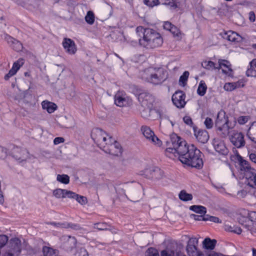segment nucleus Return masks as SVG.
<instances>
[{
  "label": "nucleus",
  "mask_w": 256,
  "mask_h": 256,
  "mask_svg": "<svg viewBox=\"0 0 256 256\" xmlns=\"http://www.w3.org/2000/svg\"><path fill=\"white\" fill-rule=\"evenodd\" d=\"M168 148L165 150L166 156L174 159L178 158L183 164L193 168H200L203 166L202 154L194 145L188 146L176 134H172L170 141L168 142Z\"/></svg>",
  "instance_id": "nucleus-1"
},
{
  "label": "nucleus",
  "mask_w": 256,
  "mask_h": 256,
  "mask_svg": "<svg viewBox=\"0 0 256 256\" xmlns=\"http://www.w3.org/2000/svg\"><path fill=\"white\" fill-rule=\"evenodd\" d=\"M136 33L140 37L138 40L140 44L147 49L160 47L163 43L160 34L153 29L139 26L136 28Z\"/></svg>",
  "instance_id": "nucleus-2"
},
{
  "label": "nucleus",
  "mask_w": 256,
  "mask_h": 256,
  "mask_svg": "<svg viewBox=\"0 0 256 256\" xmlns=\"http://www.w3.org/2000/svg\"><path fill=\"white\" fill-rule=\"evenodd\" d=\"M142 76L146 81L156 85L164 82L168 78V73L162 68H150L145 70Z\"/></svg>",
  "instance_id": "nucleus-3"
},
{
  "label": "nucleus",
  "mask_w": 256,
  "mask_h": 256,
  "mask_svg": "<svg viewBox=\"0 0 256 256\" xmlns=\"http://www.w3.org/2000/svg\"><path fill=\"white\" fill-rule=\"evenodd\" d=\"M138 100L144 110L142 112V116L144 118H148L150 116V112L153 103L154 102V96L146 92H142L138 96Z\"/></svg>",
  "instance_id": "nucleus-4"
},
{
  "label": "nucleus",
  "mask_w": 256,
  "mask_h": 256,
  "mask_svg": "<svg viewBox=\"0 0 256 256\" xmlns=\"http://www.w3.org/2000/svg\"><path fill=\"white\" fill-rule=\"evenodd\" d=\"M102 150L106 153L114 156H119L122 153L121 146L112 136H108V142L106 143V145L104 146Z\"/></svg>",
  "instance_id": "nucleus-5"
},
{
  "label": "nucleus",
  "mask_w": 256,
  "mask_h": 256,
  "mask_svg": "<svg viewBox=\"0 0 256 256\" xmlns=\"http://www.w3.org/2000/svg\"><path fill=\"white\" fill-rule=\"evenodd\" d=\"M91 136L101 148H103L106 145V143L108 142L109 136L100 128H96L94 130Z\"/></svg>",
  "instance_id": "nucleus-6"
},
{
  "label": "nucleus",
  "mask_w": 256,
  "mask_h": 256,
  "mask_svg": "<svg viewBox=\"0 0 256 256\" xmlns=\"http://www.w3.org/2000/svg\"><path fill=\"white\" fill-rule=\"evenodd\" d=\"M140 130L145 138L150 143L157 146H162V141L154 134V132L150 128L146 126H143L141 127Z\"/></svg>",
  "instance_id": "nucleus-7"
},
{
  "label": "nucleus",
  "mask_w": 256,
  "mask_h": 256,
  "mask_svg": "<svg viewBox=\"0 0 256 256\" xmlns=\"http://www.w3.org/2000/svg\"><path fill=\"white\" fill-rule=\"evenodd\" d=\"M21 241L16 238L10 240L8 244V249L6 254L7 256H17L21 251Z\"/></svg>",
  "instance_id": "nucleus-8"
},
{
  "label": "nucleus",
  "mask_w": 256,
  "mask_h": 256,
  "mask_svg": "<svg viewBox=\"0 0 256 256\" xmlns=\"http://www.w3.org/2000/svg\"><path fill=\"white\" fill-rule=\"evenodd\" d=\"M142 175L147 178L158 180L164 176V172L158 167L150 168L144 170Z\"/></svg>",
  "instance_id": "nucleus-9"
},
{
  "label": "nucleus",
  "mask_w": 256,
  "mask_h": 256,
  "mask_svg": "<svg viewBox=\"0 0 256 256\" xmlns=\"http://www.w3.org/2000/svg\"><path fill=\"white\" fill-rule=\"evenodd\" d=\"M198 239L196 238H189L186 246V251L189 256H204L197 249Z\"/></svg>",
  "instance_id": "nucleus-10"
},
{
  "label": "nucleus",
  "mask_w": 256,
  "mask_h": 256,
  "mask_svg": "<svg viewBox=\"0 0 256 256\" xmlns=\"http://www.w3.org/2000/svg\"><path fill=\"white\" fill-rule=\"evenodd\" d=\"M12 156L19 162L26 161L28 158V152L24 148L15 147L12 150Z\"/></svg>",
  "instance_id": "nucleus-11"
},
{
  "label": "nucleus",
  "mask_w": 256,
  "mask_h": 256,
  "mask_svg": "<svg viewBox=\"0 0 256 256\" xmlns=\"http://www.w3.org/2000/svg\"><path fill=\"white\" fill-rule=\"evenodd\" d=\"M186 95L182 91L179 90L174 92L172 96V101L178 108H182L186 104Z\"/></svg>",
  "instance_id": "nucleus-12"
},
{
  "label": "nucleus",
  "mask_w": 256,
  "mask_h": 256,
  "mask_svg": "<svg viewBox=\"0 0 256 256\" xmlns=\"http://www.w3.org/2000/svg\"><path fill=\"white\" fill-rule=\"evenodd\" d=\"M134 188V184L132 182H127L118 184H116L114 189L116 193L120 196H126L127 192L128 190H133Z\"/></svg>",
  "instance_id": "nucleus-13"
},
{
  "label": "nucleus",
  "mask_w": 256,
  "mask_h": 256,
  "mask_svg": "<svg viewBox=\"0 0 256 256\" xmlns=\"http://www.w3.org/2000/svg\"><path fill=\"white\" fill-rule=\"evenodd\" d=\"M193 130L194 135L199 142L205 144L208 141L209 135L206 130L199 129L196 126H193Z\"/></svg>",
  "instance_id": "nucleus-14"
},
{
  "label": "nucleus",
  "mask_w": 256,
  "mask_h": 256,
  "mask_svg": "<svg viewBox=\"0 0 256 256\" xmlns=\"http://www.w3.org/2000/svg\"><path fill=\"white\" fill-rule=\"evenodd\" d=\"M230 140L238 148H242L245 145L244 136L242 132H234L230 136Z\"/></svg>",
  "instance_id": "nucleus-15"
},
{
  "label": "nucleus",
  "mask_w": 256,
  "mask_h": 256,
  "mask_svg": "<svg viewBox=\"0 0 256 256\" xmlns=\"http://www.w3.org/2000/svg\"><path fill=\"white\" fill-rule=\"evenodd\" d=\"M62 46L65 51L70 54H74L77 48L74 40L68 38H64L62 42Z\"/></svg>",
  "instance_id": "nucleus-16"
},
{
  "label": "nucleus",
  "mask_w": 256,
  "mask_h": 256,
  "mask_svg": "<svg viewBox=\"0 0 256 256\" xmlns=\"http://www.w3.org/2000/svg\"><path fill=\"white\" fill-rule=\"evenodd\" d=\"M64 240L62 246L66 251L70 252L76 248V240L74 237L65 236L64 237Z\"/></svg>",
  "instance_id": "nucleus-17"
},
{
  "label": "nucleus",
  "mask_w": 256,
  "mask_h": 256,
  "mask_svg": "<svg viewBox=\"0 0 256 256\" xmlns=\"http://www.w3.org/2000/svg\"><path fill=\"white\" fill-rule=\"evenodd\" d=\"M212 144L215 150L220 154L222 155H227L228 154V150L222 140L214 138L213 140Z\"/></svg>",
  "instance_id": "nucleus-18"
},
{
  "label": "nucleus",
  "mask_w": 256,
  "mask_h": 256,
  "mask_svg": "<svg viewBox=\"0 0 256 256\" xmlns=\"http://www.w3.org/2000/svg\"><path fill=\"white\" fill-rule=\"evenodd\" d=\"M246 178V183L251 187H254L256 184V170L253 168L246 171L244 174Z\"/></svg>",
  "instance_id": "nucleus-19"
},
{
  "label": "nucleus",
  "mask_w": 256,
  "mask_h": 256,
  "mask_svg": "<svg viewBox=\"0 0 256 256\" xmlns=\"http://www.w3.org/2000/svg\"><path fill=\"white\" fill-rule=\"evenodd\" d=\"M4 39L14 50L20 52L22 50L23 48L22 44L20 41L8 34L5 36Z\"/></svg>",
  "instance_id": "nucleus-20"
},
{
  "label": "nucleus",
  "mask_w": 256,
  "mask_h": 256,
  "mask_svg": "<svg viewBox=\"0 0 256 256\" xmlns=\"http://www.w3.org/2000/svg\"><path fill=\"white\" fill-rule=\"evenodd\" d=\"M128 98L120 92H118L114 96L115 104L120 107L125 106L128 104Z\"/></svg>",
  "instance_id": "nucleus-21"
},
{
  "label": "nucleus",
  "mask_w": 256,
  "mask_h": 256,
  "mask_svg": "<svg viewBox=\"0 0 256 256\" xmlns=\"http://www.w3.org/2000/svg\"><path fill=\"white\" fill-rule=\"evenodd\" d=\"M24 64V60L19 59L14 62L12 68L10 70L8 74L4 76L5 80H8L11 76L14 75L20 67Z\"/></svg>",
  "instance_id": "nucleus-22"
},
{
  "label": "nucleus",
  "mask_w": 256,
  "mask_h": 256,
  "mask_svg": "<svg viewBox=\"0 0 256 256\" xmlns=\"http://www.w3.org/2000/svg\"><path fill=\"white\" fill-rule=\"evenodd\" d=\"M137 184H134L133 190H128L127 192L126 198L132 202H138L140 198V195L137 189Z\"/></svg>",
  "instance_id": "nucleus-23"
},
{
  "label": "nucleus",
  "mask_w": 256,
  "mask_h": 256,
  "mask_svg": "<svg viewBox=\"0 0 256 256\" xmlns=\"http://www.w3.org/2000/svg\"><path fill=\"white\" fill-rule=\"evenodd\" d=\"M218 62V69L222 68L224 74L230 75L232 72L230 62L225 60H219Z\"/></svg>",
  "instance_id": "nucleus-24"
},
{
  "label": "nucleus",
  "mask_w": 256,
  "mask_h": 256,
  "mask_svg": "<svg viewBox=\"0 0 256 256\" xmlns=\"http://www.w3.org/2000/svg\"><path fill=\"white\" fill-rule=\"evenodd\" d=\"M233 127L234 125L232 124H230L228 120L226 123L222 124V126H220V127H216V128L218 131L221 132L220 134L222 136L226 137L230 133V130Z\"/></svg>",
  "instance_id": "nucleus-25"
},
{
  "label": "nucleus",
  "mask_w": 256,
  "mask_h": 256,
  "mask_svg": "<svg viewBox=\"0 0 256 256\" xmlns=\"http://www.w3.org/2000/svg\"><path fill=\"white\" fill-rule=\"evenodd\" d=\"M223 38L230 42L240 41L241 37L236 32L232 31H228L224 33Z\"/></svg>",
  "instance_id": "nucleus-26"
},
{
  "label": "nucleus",
  "mask_w": 256,
  "mask_h": 256,
  "mask_svg": "<svg viewBox=\"0 0 256 256\" xmlns=\"http://www.w3.org/2000/svg\"><path fill=\"white\" fill-rule=\"evenodd\" d=\"M238 160L240 165V170L242 174H244L246 171H248L252 168L250 166L248 162L243 159L241 156H238Z\"/></svg>",
  "instance_id": "nucleus-27"
},
{
  "label": "nucleus",
  "mask_w": 256,
  "mask_h": 256,
  "mask_svg": "<svg viewBox=\"0 0 256 256\" xmlns=\"http://www.w3.org/2000/svg\"><path fill=\"white\" fill-rule=\"evenodd\" d=\"M228 120L226 116V114L224 111L220 110L217 115V118L215 122V126L220 127V126L226 123Z\"/></svg>",
  "instance_id": "nucleus-28"
},
{
  "label": "nucleus",
  "mask_w": 256,
  "mask_h": 256,
  "mask_svg": "<svg viewBox=\"0 0 256 256\" xmlns=\"http://www.w3.org/2000/svg\"><path fill=\"white\" fill-rule=\"evenodd\" d=\"M42 108L44 110H46L47 112L51 114L56 109V106L53 102L46 100H44L42 103Z\"/></svg>",
  "instance_id": "nucleus-29"
},
{
  "label": "nucleus",
  "mask_w": 256,
  "mask_h": 256,
  "mask_svg": "<svg viewBox=\"0 0 256 256\" xmlns=\"http://www.w3.org/2000/svg\"><path fill=\"white\" fill-rule=\"evenodd\" d=\"M250 67L246 72L248 76L256 77V59H254L250 64Z\"/></svg>",
  "instance_id": "nucleus-30"
},
{
  "label": "nucleus",
  "mask_w": 256,
  "mask_h": 256,
  "mask_svg": "<svg viewBox=\"0 0 256 256\" xmlns=\"http://www.w3.org/2000/svg\"><path fill=\"white\" fill-rule=\"evenodd\" d=\"M216 240H211L209 238H206L202 242L203 246L208 250H213L216 246Z\"/></svg>",
  "instance_id": "nucleus-31"
},
{
  "label": "nucleus",
  "mask_w": 256,
  "mask_h": 256,
  "mask_svg": "<svg viewBox=\"0 0 256 256\" xmlns=\"http://www.w3.org/2000/svg\"><path fill=\"white\" fill-rule=\"evenodd\" d=\"M247 136L251 141L256 144V126L254 124L248 128Z\"/></svg>",
  "instance_id": "nucleus-32"
},
{
  "label": "nucleus",
  "mask_w": 256,
  "mask_h": 256,
  "mask_svg": "<svg viewBox=\"0 0 256 256\" xmlns=\"http://www.w3.org/2000/svg\"><path fill=\"white\" fill-rule=\"evenodd\" d=\"M51 224L54 225L57 227H60L62 228H70L74 230H78L80 229V226L78 224H60V223H55V222H51Z\"/></svg>",
  "instance_id": "nucleus-33"
},
{
  "label": "nucleus",
  "mask_w": 256,
  "mask_h": 256,
  "mask_svg": "<svg viewBox=\"0 0 256 256\" xmlns=\"http://www.w3.org/2000/svg\"><path fill=\"white\" fill-rule=\"evenodd\" d=\"M207 86L204 80H201L198 84L197 93L200 96H204L206 91Z\"/></svg>",
  "instance_id": "nucleus-34"
},
{
  "label": "nucleus",
  "mask_w": 256,
  "mask_h": 256,
  "mask_svg": "<svg viewBox=\"0 0 256 256\" xmlns=\"http://www.w3.org/2000/svg\"><path fill=\"white\" fill-rule=\"evenodd\" d=\"M190 209L200 214H204L206 212V208L202 206H190Z\"/></svg>",
  "instance_id": "nucleus-35"
},
{
  "label": "nucleus",
  "mask_w": 256,
  "mask_h": 256,
  "mask_svg": "<svg viewBox=\"0 0 256 256\" xmlns=\"http://www.w3.org/2000/svg\"><path fill=\"white\" fill-rule=\"evenodd\" d=\"M160 256H186L183 254L179 252H174V250H163L161 252Z\"/></svg>",
  "instance_id": "nucleus-36"
},
{
  "label": "nucleus",
  "mask_w": 256,
  "mask_h": 256,
  "mask_svg": "<svg viewBox=\"0 0 256 256\" xmlns=\"http://www.w3.org/2000/svg\"><path fill=\"white\" fill-rule=\"evenodd\" d=\"M240 86V82H228L225 84L224 88L226 90L232 91Z\"/></svg>",
  "instance_id": "nucleus-37"
},
{
  "label": "nucleus",
  "mask_w": 256,
  "mask_h": 256,
  "mask_svg": "<svg viewBox=\"0 0 256 256\" xmlns=\"http://www.w3.org/2000/svg\"><path fill=\"white\" fill-rule=\"evenodd\" d=\"M179 198L183 201H188L192 199V194L187 193L185 190H182L179 194Z\"/></svg>",
  "instance_id": "nucleus-38"
},
{
  "label": "nucleus",
  "mask_w": 256,
  "mask_h": 256,
  "mask_svg": "<svg viewBox=\"0 0 256 256\" xmlns=\"http://www.w3.org/2000/svg\"><path fill=\"white\" fill-rule=\"evenodd\" d=\"M202 66L207 70L218 69V68L216 66L215 64L212 61H204L202 64Z\"/></svg>",
  "instance_id": "nucleus-39"
},
{
  "label": "nucleus",
  "mask_w": 256,
  "mask_h": 256,
  "mask_svg": "<svg viewBox=\"0 0 256 256\" xmlns=\"http://www.w3.org/2000/svg\"><path fill=\"white\" fill-rule=\"evenodd\" d=\"M170 32L173 34L174 36L176 38L177 40H180L182 38V34L180 30L174 26H172Z\"/></svg>",
  "instance_id": "nucleus-40"
},
{
  "label": "nucleus",
  "mask_w": 256,
  "mask_h": 256,
  "mask_svg": "<svg viewBox=\"0 0 256 256\" xmlns=\"http://www.w3.org/2000/svg\"><path fill=\"white\" fill-rule=\"evenodd\" d=\"M86 22L90 24H92L94 22V15L92 12L88 11L85 16Z\"/></svg>",
  "instance_id": "nucleus-41"
},
{
  "label": "nucleus",
  "mask_w": 256,
  "mask_h": 256,
  "mask_svg": "<svg viewBox=\"0 0 256 256\" xmlns=\"http://www.w3.org/2000/svg\"><path fill=\"white\" fill-rule=\"evenodd\" d=\"M56 180L64 184H68L70 182V178L66 174H58Z\"/></svg>",
  "instance_id": "nucleus-42"
},
{
  "label": "nucleus",
  "mask_w": 256,
  "mask_h": 256,
  "mask_svg": "<svg viewBox=\"0 0 256 256\" xmlns=\"http://www.w3.org/2000/svg\"><path fill=\"white\" fill-rule=\"evenodd\" d=\"M64 189L58 188L53 191V194L58 198H64Z\"/></svg>",
  "instance_id": "nucleus-43"
},
{
  "label": "nucleus",
  "mask_w": 256,
  "mask_h": 256,
  "mask_svg": "<svg viewBox=\"0 0 256 256\" xmlns=\"http://www.w3.org/2000/svg\"><path fill=\"white\" fill-rule=\"evenodd\" d=\"M109 226L106 222H98L94 224V228L98 230H108Z\"/></svg>",
  "instance_id": "nucleus-44"
},
{
  "label": "nucleus",
  "mask_w": 256,
  "mask_h": 256,
  "mask_svg": "<svg viewBox=\"0 0 256 256\" xmlns=\"http://www.w3.org/2000/svg\"><path fill=\"white\" fill-rule=\"evenodd\" d=\"M145 256H160V255L158 251L156 249L153 248H150L146 251Z\"/></svg>",
  "instance_id": "nucleus-45"
},
{
  "label": "nucleus",
  "mask_w": 256,
  "mask_h": 256,
  "mask_svg": "<svg viewBox=\"0 0 256 256\" xmlns=\"http://www.w3.org/2000/svg\"><path fill=\"white\" fill-rule=\"evenodd\" d=\"M189 72L188 71H186L183 73L182 75L181 76L180 78L179 82L180 84H182L183 86H184L186 84L189 76Z\"/></svg>",
  "instance_id": "nucleus-46"
},
{
  "label": "nucleus",
  "mask_w": 256,
  "mask_h": 256,
  "mask_svg": "<svg viewBox=\"0 0 256 256\" xmlns=\"http://www.w3.org/2000/svg\"><path fill=\"white\" fill-rule=\"evenodd\" d=\"M75 200H76L78 203L82 205L85 204L88 202V200L86 197L80 196L78 194H76Z\"/></svg>",
  "instance_id": "nucleus-47"
},
{
  "label": "nucleus",
  "mask_w": 256,
  "mask_h": 256,
  "mask_svg": "<svg viewBox=\"0 0 256 256\" xmlns=\"http://www.w3.org/2000/svg\"><path fill=\"white\" fill-rule=\"evenodd\" d=\"M8 242V237L6 235H0V248L4 247Z\"/></svg>",
  "instance_id": "nucleus-48"
},
{
  "label": "nucleus",
  "mask_w": 256,
  "mask_h": 256,
  "mask_svg": "<svg viewBox=\"0 0 256 256\" xmlns=\"http://www.w3.org/2000/svg\"><path fill=\"white\" fill-rule=\"evenodd\" d=\"M75 256H88V254L85 248H80L77 250Z\"/></svg>",
  "instance_id": "nucleus-49"
},
{
  "label": "nucleus",
  "mask_w": 256,
  "mask_h": 256,
  "mask_svg": "<svg viewBox=\"0 0 256 256\" xmlns=\"http://www.w3.org/2000/svg\"><path fill=\"white\" fill-rule=\"evenodd\" d=\"M76 196V194L75 192H74L70 190H65L64 194V198H70L75 199Z\"/></svg>",
  "instance_id": "nucleus-50"
},
{
  "label": "nucleus",
  "mask_w": 256,
  "mask_h": 256,
  "mask_svg": "<svg viewBox=\"0 0 256 256\" xmlns=\"http://www.w3.org/2000/svg\"><path fill=\"white\" fill-rule=\"evenodd\" d=\"M144 3L147 6L153 7L159 4L158 0H144Z\"/></svg>",
  "instance_id": "nucleus-51"
},
{
  "label": "nucleus",
  "mask_w": 256,
  "mask_h": 256,
  "mask_svg": "<svg viewBox=\"0 0 256 256\" xmlns=\"http://www.w3.org/2000/svg\"><path fill=\"white\" fill-rule=\"evenodd\" d=\"M183 120L184 122L188 126H190L193 128V126H195L194 125L193 122L192 121V119L189 116H185L183 118Z\"/></svg>",
  "instance_id": "nucleus-52"
},
{
  "label": "nucleus",
  "mask_w": 256,
  "mask_h": 256,
  "mask_svg": "<svg viewBox=\"0 0 256 256\" xmlns=\"http://www.w3.org/2000/svg\"><path fill=\"white\" fill-rule=\"evenodd\" d=\"M204 124L206 128L208 129H210L213 126L212 120L210 118H206L204 120Z\"/></svg>",
  "instance_id": "nucleus-53"
},
{
  "label": "nucleus",
  "mask_w": 256,
  "mask_h": 256,
  "mask_svg": "<svg viewBox=\"0 0 256 256\" xmlns=\"http://www.w3.org/2000/svg\"><path fill=\"white\" fill-rule=\"evenodd\" d=\"M248 120V116H240L238 118V122L240 124H246Z\"/></svg>",
  "instance_id": "nucleus-54"
},
{
  "label": "nucleus",
  "mask_w": 256,
  "mask_h": 256,
  "mask_svg": "<svg viewBox=\"0 0 256 256\" xmlns=\"http://www.w3.org/2000/svg\"><path fill=\"white\" fill-rule=\"evenodd\" d=\"M6 154V150L4 147L0 146V158H4Z\"/></svg>",
  "instance_id": "nucleus-55"
},
{
  "label": "nucleus",
  "mask_w": 256,
  "mask_h": 256,
  "mask_svg": "<svg viewBox=\"0 0 256 256\" xmlns=\"http://www.w3.org/2000/svg\"><path fill=\"white\" fill-rule=\"evenodd\" d=\"M173 26L170 22H164L163 26L164 29L170 31Z\"/></svg>",
  "instance_id": "nucleus-56"
},
{
  "label": "nucleus",
  "mask_w": 256,
  "mask_h": 256,
  "mask_svg": "<svg viewBox=\"0 0 256 256\" xmlns=\"http://www.w3.org/2000/svg\"><path fill=\"white\" fill-rule=\"evenodd\" d=\"M248 230H249L252 234L256 233V224H252V226H248Z\"/></svg>",
  "instance_id": "nucleus-57"
},
{
  "label": "nucleus",
  "mask_w": 256,
  "mask_h": 256,
  "mask_svg": "<svg viewBox=\"0 0 256 256\" xmlns=\"http://www.w3.org/2000/svg\"><path fill=\"white\" fill-rule=\"evenodd\" d=\"M210 221L215 222V223H221L222 220H220V218L218 217L214 216H210Z\"/></svg>",
  "instance_id": "nucleus-58"
},
{
  "label": "nucleus",
  "mask_w": 256,
  "mask_h": 256,
  "mask_svg": "<svg viewBox=\"0 0 256 256\" xmlns=\"http://www.w3.org/2000/svg\"><path fill=\"white\" fill-rule=\"evenodd\" d=\"M64 142V139L61 137H57L54 138V142L55 144H58L60 143L63 142Z\"/></svg>",
  "instance_id": "nucleus-59"
},
{
  "label": "nucleus",
  "mask_w": 256,
  "mask_h": 256,
  "mask_svg": "<svg viewBox=\"0 0 256 256\" xmlns=\"http://www.w3.org/2000/svg\"><path fill=\"white\" fill-rule=\"evenodd\" d=\"M256 16L254 12H250L249 13V20L250 21L254 22L255 21Z\"/></svg>",
  "instance_id": "nucleus-60"
},
{
  "label": "nucleus",
  "mask_w": 256,
  "mask_h": 256,
  "mask_svg": "<svg viewBox=\"0 0 256 256\" xmlns=\"http://www.w3.org/2000/svg\"><path fill=\"white\" fill-rule=\"evenodd\" d=\"M190 216L196 220H202V216H198L194 214H191Z\"/></svg>",
  "instance_id": "nucleus-61"
},
{
  "label": "nucleus",
  "mask_w": 256,
  "mask_h": 256,
  "mask_svg": "<svg viewBox=\"0 0 256 256\" xmlns=\"http://www.w3.org/2000/svg\"><path fill=\"white\" fill-rule=\"evenodd\" d=\"M249 158L252 162L256 164V154L251 153L249 154Z\"/></svg>",
  "instance_id": "nucleus-62"
},
{
  "label": "nucleus",
  "mask_w": 256,
  "mask_h": 256,
  "mask_svg": "<svg viewBox=\"0 0 256 256\" xmlns=\"http://www.w3.org/2000/svg\"><path fill=\"white\" fill-rule=\"evenodd\" d=\"M233 232L237 234H240L242 232V230L240 228L236 227L233 230Z\"/></svg>",
  "instance_id": "nucleus-63"
},
{
  "label": "nucleus",
  "mask_w": 256,
  "mask_h": 256,
  "mask_svg": "<svg viewBox=\"0 0 256 256\" xmlns=\"http://www.w3.org/2000/svg\"><path fill=\"white\" fill-rule=\"evenodd\" d=\"M234 228V227H232L230 226L225 225V230L227 231L233 232Z\"/></svg>",
  "instance_id": "nucleus-64"
}]
</instances>
